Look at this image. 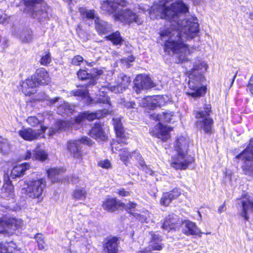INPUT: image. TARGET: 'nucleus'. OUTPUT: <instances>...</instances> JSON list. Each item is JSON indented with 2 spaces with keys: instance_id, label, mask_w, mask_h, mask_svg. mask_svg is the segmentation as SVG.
I'll return each instance as SVG.
<instances>
[{
  "instance_id": "16",
  "label": "nucleus",
  "mask_w": 253,
  "mask_h": 253,
  "mask_svg": "<svg viewBox=\"0 0 253 253\" xmlns=\"http://www.w3.org/2000/svg\"><path fill=\"white\" fill-rule=\"evenodd\" d=\"M114 130L115 133L116 141L119 144L127 145L128 142V133L126 131L123 123L120 119H115L113 123Z\"/></svg>"
},
{
  "instance_id": "25",
  "label": "nucleus",
  "mask_w": 253,
  "mask_h": 253,
  "mask_svg": "<svg viewBox=\"0 0 253 253\" xmlns=\"http://www.w3.org/2000/svg\"><path fill=\"white\" fill-rule=\"evenodd\" d=\"M174 116V113L169 111L163 112L162 114L153 113L149 115V118L155 121H158L163 123H171L173 117Z\"/></svg>"
},
{
  "instance_id": "46",
  "label": "nucleus",
  "mask_w": 253,
  "mask_h": 253,
  "mask_svg": "<svg viewBox=\"0 0 253 253\" xmlns=\"http://www.w3.org/2000/svg\"><path fill=\"white\" fill-rule=\"evenodd\" d=\"M135 158L136 160L137 161L138 168L141 169L147 168V166L143 158L138 151L137 152L136 155L135 156Z\"/></svg>"
},
{
  "instance_id": "13",
  "label": "nucleus",
  "mask_w": 253,
  "mask_h": 253,
  "mask_svg": "<svg viewBox=\"0 0 253 253\" xmlns=\"http://www.w3.org/2000/svg\"><path fill=\"white\" fill-rule=\"evenodd\" d=\"M172 130V127L167 126L161 122H159L149 129V133L152 136L157 137L163 142H166L170 138V132Z\"/></svg>"
},
{
  "instance_id": "51",
  "label": "nucleus",
  "mask_w": 253,
  "mask_h": 253,
  "mask_svg": "<svg viewBox=\"0 0 253 253\" xmlns=\"http://www.w3.org/2000/svg\"><path fill=\"white\" fill-rule=\"evenodd\" d=\"M236 76L237 73L233 74L231 75L229 74V76L226 78L227 82L224 83V85L230 88L234 83Z\"/></svg>"
},
{
  "instance_id": "55",
  "label": "nucleus",
  "mask_w": 253,
  "mask_h": 253,
  "mask_svg": "<svg viewBox=\"0 0 253 253\" xmlns=\"http://www.w3.org/2000/svg\"><path fill=\"white\" fill-rule=\"evenodd\" d=\"M161 98L159 96H155V97H152V101L155 109L157 107H160L162 106V103L161 102Z\"/></svg>"
},
{
  "instance_id": "2",
  "label": "nucleus",
  "mask_w": 253,
  "mask_h": 253,
  "mask_svg": "<svg viewBox=\"0 0 253 253\" xmlns=\"http://www.w3.org/2000/svg\"><path fill=\"white\" fill-rule=\"evenodd\" d=\"M208 66L203 61H199L195 63L193 68L187 71V76L189 78L188 87L189 91L186 93L187 95L193 98L203 97L206 93L207 87L202 85V83L205 77L202 70L203 68L206 70Z\"/></svg>"
},
{
  "instance_id": "17",
  "label": "nucleus",
  "mask_w": 253,
  "mask_h": 253,
  "mask_svg": "<svg viewBox=\"0 0 253 253\" xmlns=\"http://www.w3.org/2000/svg\"><path fill=\"white\" fill-rule=\"evenodd\" d=\"M120 237L115 236L108 237L103 240L102 248L103 253H119Z\"/></svg>"
},
{
  "instance_id": "64",
  "label": "nucleus",
  "mask_w": 253,
  "mask_h": 253,
  "mask_svg": "<svg viewBox=\"0 0 253 253\" xmlns=\"http://www.w3.org/2000/svg\"><path fill=\"white\" fill-rule=\"evenodd\" d=\"M148 251L146 248H144L139 251L137 253H147Z\"/></svg>"
},
{
  "instance_id": "3",
  "label": "nucleus",
  "mask_w": 253,
  "mask_h": 253,
  "mask_svg": "<svg viewBox=\"0 0 253 253\" xmlns=\"http://www.w3.org/2000/svg\"><path fill=\"white\" fill-rule=\"evenodd\" d=\"M176 155L171 157L170 166L175 170H185L195 161V158L188 154L189 143L186 138L180 136L176 139L174 146Z\"/></svg>"
},
{
  "instance_id": "54",
  "label": "nucleus",
  "mask_w": 253,
  "mask_h": 253,
  "mask_svg": "<svg viewBox=\"0 0 253 253\" xmlns=\"http://www.w3.org/2000/svg\"><path fill=\"white\" fill-rule=\"evenodd\" d=\"M117 194L120 197H125L129 196L131 194V192L129 191H126L125 188H123L118 189L117 192Z\"/></svg>"
},
{
  "instance_id": "30",
  "label": "nucleus",
  "mask_w": 253,
  "mask_h": 253,
  "mask_svg": "<svg viewBox=\"0 0 253 253\" xmlns=\"http://www.w3.org/2000/svg\"><path fill=\"white\" fill-rule=\"evenodd\" d=\"M30 169V164L28 163H24L21 165L14 166L11 171L10 176L12 178H16L23 176L26 170Z\"/></svg>"
},
{
  "instance_id": "57",
  "label": "nucleus",
  "mask_w": 253,
  "mask_h": 253,
  "mask_svg": "<svg viewBox=\"0 0 253 253\" xmlns=\"http://www.w3.org/2000/svg\"><path fill=\"white\" fill-rule=\"evenodd\" d=\"M93 69L96 70V71L95 72V75H91V77H95V78L97 80L99 78L100 76L102 75L103 74V71L101 69H97L95 68H94Z\"/></svg>"
},
{
  "instance_id": "52",
  "label": "nucleus",
  "mask_w": 253,
  "mask_h": 253,
  "mask_svg": "<svg viewBox=\"0 0 253 253\" xmlns=\"http://www.w3.org/2000/svg\"><path fill=\"white\" fill-rule=\"evenodd\" d=\"M38 14H39V15L38 17V19L40 22L42 21L43 19L46 18L48 15L47 11L42 9H38L37 15Z\"/></svg>"
},
{
  "instance_id": "39",
  "label": "nucleus",
  "mask_w": 253,
  "mask_h": 253,
  "mask_svg": "<svg viewBox=\"0 0 253 253\" xmlns=\"http://www.w3.org/2000/svg\"><path fill=\"white\" fill-rule=\"evenodd\" d=\"M26 122L32 127H36L40 126V129H41L43 126L45 127V130L47 127L44 125V120H39L36 116H31L28 117L26 119Z\"/></svg>"
},
{
  "instance_id": "5",
  "label": "nucleus",
  "mask_w": 253,
  "mask_h": 253,
  "mask_svg": "<svg viewBox=\"0 0 253 253\" xmlns=\"http://www.w3.org/2000/svg\"><path fill=\"white\" fill-rule=\"evenodd\" d=\"M161 18L171 22L178 19L180 13L189 12L188 6L182 0L171 3L168 6L165 4L161 5Z\"/></svg>"
},
{
  "instance_id": "4",
  "label": "nucleus",
  "mask_w": 253,
  "mask_h": 253,
  "mask_svg": "<svg viewBox=\"0 0 253 253\" xmlns=\"http://www.w3.org/2000/svg\"><path fill=\"white\" fill-rule=\"evenodd\" d=\"M237 163H241L242 173L253 177V137L249 140L247 147L234 158Z\"/></svg>"
},
{
  "instance_id": "63",
  "label": "nucleus",
  "mask_w": 253,
  "mask_h": 253,
  "mask_svg": "<svg viewBox=\"0 0 253 253\" xmlns=\"http://www.w3.org/2000/svg\"><path fill=\"white\" fill-rule=\"evenodd\" d=\"M85 62H86V64L88 66V67H92L94 65H95L96 64V62L95 61H92V62H88V61H85Z\"/></svg>"
},
{
  "instance_id": "37",
  "label": "nucleus",
  "mask_w": 253,
  "mask_h": 253,
  "mask_svg": "<svg viewBox=\"0 0 253 253\" xmlns=\"http://www.w3.org/2000/svg\"><path fill=\"white\" fill-rule=\"evenodd\" d=\"M185 229L183 233L187 235H198L200 232L197 228L196 224L191 221L188 220L185 221Z\"/></svg>"
},
{
  "instance_id": "27",
  "label": "nucleus",
  "mask_w": 253,
  "mask_h": 253,
  "mask_svg": "<svg viewBox=\"0 0 253 253\" xmlns=\"http://www.w3.org/2000/svg\"><path fill=\"white\" fill-rule=\"evenodd\" d=\"M178 219L174 214H170L167 216L162 225V228L164 229L169 231L175 230L178 226Z\"/></svg>"
},
{
  "instance_id": "47",
  "label": "nucleus",
  "mask_w": 253,
  "mask_h": 253,
  "mask_svg": "<svg viewBox=\"0 0 253 253\" xmlns=\"http://www.w3.org/2000/svg\"><path fill=\"white\" fill-rule=\"evenodd\" d=\"M66 126V122L63 120H58L56 123V128H52L50 133L60 131L65 129Z\"/></svg>"
},
{
  "instance_id": "1",
  "label": "nucleus",
  "mask_w": 253,
  "mask_h": 253,
  "mask_svg": "<svg viewBox=\"0 0 253 253\" xmlns=\"http://www.w3.org/2000/svg\"><path fill=\"white\" fill-rule=\"evenodd\" d=\"M170 28H165L159 33L160 38L168 37L163 44L164 51L169 54L170 53L177 54L176 64H182L190 61L188 55L192 53L189 45L184 43L182 40V21L178 20L176 25L171 24Z\"/></svg>"
},
{
  "instance_id": "62",
  "label": "nucleus",
  "mask_w": 253,
  "mask_h": 253,
  "mask_svg": "<svg viewBox=\"0 0 253 253\" xmlns=\"http://www.w3.org/2000/svg\"><path fill=\"white\" fill-rule=\"evenodd\" d=\"M125 60L126 62H132L135 60V57L133 55H130L126 58Z\"/></svg>"
},
{
  "instance_id": "34",
  "label": "nucleus",
  "mask_w": 253,
  "mask_h": 253,
  "mask_svg": "<svg viewBox=\"0 0 253 253\" xmlns=\"http://www.w3.org/2000/svg\"><path fill=\"white\" fill-rule=\"evenodd\" d=\"M71 94L75 97H78L82 99H86V103L90 104L93 102V99L90 97L89 90L85 89L82 90L81 89H76L71 91Z\"/></svg>"
},
{
  "instance_id": "23",
  "label": "nucleus",
  "mask_w": 253,
  "mask_h": 253,
  "mask_svg": "<svg viewBox=\"0 0 253 253\" xmlns=\"http://www.w3.org/2000/svg\"><path fill=\"white\" fill-rule=\"evenodd\" d=\"M78 78L80 81H85L90 79V81L84 85H78L77 87L87 88L90 85H94L97 84L95 77H91V74L88 73L86 70L80 69L77 73Z\"/></svg>"
},
{
  "instance_id": "21",
  "label": "nucleus",
  "mask_w": 253,
  "mask_h": 253,
  "mask_svg": "<svg viewBox=\"0 0 253 253\" xmlns=\"http://www.w3.org/2000/svg\"><path fill=\"white\" fill-rule=\"evenodd\" d=\"M31 76L39 86H46L51 82L49 72L43 67L37 69L35 73Z\"/></svg>"
},
{
  "instance_id": "7",
  "label": "nucleus",
  "mask_w": 253,
  "mask_h": 253,
  "mask_svg": "<svg viewBox=\"0 0 253 253\" xmlns=\"http://www.w3.org/2000/svg\"><path fill=\"white\" fill-rule=\"evenodd\" d=\"M94 142L90 138L84 136L78 139H70L67 141L66 149L68 154L73 158L74 159L82 162L83 156L85 154L82 149L81 144H84L91 147Z\"/></svg>"
},
{
  "instance_id": "41",
  "label": "nucleus",
  "mask_w": 253,
  "mask_h": 253,
  "mask_svg": "<svg viewBox=\"0 0 253 253\" xmlns=\"http://www.w3.org/2000/svg\"><path fill=\"white\" fill-rule=\"evenodd\" d=\"M1 190L2 192L6 193L8 196L13 195L14 191V186L9 176H7V178L4 180L3 185L1 187Z\"/></svg>"
},
{
  "instance_id": "28",
  "label": "nucleus",
  "mask_w": 253,
  "mask_h": 253,
  "mask_svg": "<svg viewBox=\"0 0 253 253\" xmlns=\"http://www.w3.org/2000/svg\"><path fill=\"white\" fill-rule=\"evenodd\" d=\"M119 151V156L120 159L126 166H127L130 164V160L133 156L135 157L138 152L137 150L130 151L128 148L126 147L122 148Z\"/></svg>"
},
{
  "instance_id": "14",
  "label": "nucleus",
  "mask_w": 253,
  "mask_h": 253,
  "mask_svg": "<svg viewBox=\"0 0 253 253\" xmlns=\"http://www.w3.org/2000/svg\"><path fill=\"white\" fill-rule=\"evenodd\" d=\"M39 87L33 78L30 76L21 82L18 89L26 96H31L37 93Z\"/></svg>"
},
{
  "instance_id": "60",
  "label": "nucleus",
  "mask_w": 253,
  "mask_h": 253,
  "mask_svg": "<svg viewBox=\"0 0 253 253\" xmlns=\"http://www.w3.org/2000/svg\"><path fill=\"white\" fill-rule=\"evenodd\" d=\"M7 143L3 141L0 140V151H3L7 147Z\"/></svg>"
},
{
  "instance_id": "18",
  "label": "nucleus",
  "mask_w": 253,
  "mask_h": 253,
  "mask_svg": "<svg viewBox=\"0 0 253 253\" xmlns=\"http://www.w3.org/2000/svg\"><path fill=\"white\" fill-rule=\"evenodd\" d=\"M104 126V124L100 122H95L89 130L88 135L98 141H107L108 136L105 130Z\"/></svg>"
},
{
  "instance_id": "24",
  "label": "nucleus",
  "mask_w": 253,
  "mask_h": 253,
  "mask_svg": "<svg viewBox=\"0 0 253 253\" xmlns=\"http://www.w3.org/2000/svg\"><path fill=\"white\" fill-rule=\"evenodd\" d=\"M22 2L31 16L34 18L37 15V8L44 3V0H22Z\"/></svg>"
},
{
  "instance_id": "59",
  "label": "nucleus",
  "mask_w": 253,
  "mask_h": 253,
  "mask_svg": "<svg viewBox=\"0 0 253 253\" xmlns=\"http://www.w3.org/2000/svg\"><path fill=\"white\" fill-rule=\"evenodd\" d=\"M70 181L72 183H78L79 182V177L76 175H72L70 177Z\"/></svg>"
},
{
  "instance_id": "61",
  "label": "nucleus",
  "mask_w": 253,
  "mask_h": 253,
  "mask_svg": "<svg viewBox=\"0 0 253 253\" xmlns=\"http://www.w3.org/2000/svg\"><path fill=\"white\" fill-rule=\"evenodd\" d=\"M225 201H224L222 205L218 207L217 210L218 213H221L224 211V209H225Z\"/></svg>"
},
{
  "instance_id": "40",
  "label": "nucleus",
  "mask_w": 253,
  "mask_h": 253,
  "mask_svg": "<svg viewBox=\"0 0 253 253\" xmlns=\"http://www.w3.org/2000/svg\"><path fill=\"white\" fill-rule=\"evenodd\" d=\"M72 196L75 200H84L87 196V191L84 188H76L73 191Z\"/></svg>"
},
{
  "instance_id": "50",
  "label": "nucleus",
  "mask_w": 253,
  "mask_h": 253,
  "mask_svg": "<svg viewBox=\"0 0 253 253\" xmlns=\"http://www.w3.org/2000/svg\"><path fill=\"white\" fill-rule=\"evenodd\" d=\"M74 120L78 125L84 123L86 120L84 112H81L77 116H75Z\"/></svg>"
},
{
  "instance_id": "33",
  "label": "nucleus",
  "mask_w": 253,
  "mask_h": 253,
  "mask_svg": "<svg viewBox=\"0 0 253 253\" xmlns=\"http://www.w3.org/2000/svg\"><path fill=\"white\" fill-rule=\"evenodd\" d=\"M187 30L184 32L186 35L187 40L193 39L199 32V24L198 22L193 20L188 23Z\"/></svg>"
},
{
  "instance_id": "36",
  "label": "nucleus",
  "mask_w": 253,
  "mask_h": 253,
  "mask_svg": "<svg viewBox=\"0 0 253 253\" xmlns=\"http://www.w3.org/2000/svg\"><path fill=\"white\" fill-rule=\"evenodd\" d=\"M48 159V153L44 149L38 147L33 150L32 159L41 162L45 161Z\"/></svg>"
},
{
  "instance_id": "20",
  "label": "nucleus",
  "mask_w": 253,
  "mask_h": 253,
  "mask_svg": "<svg viewBox=\"0 0 253 253\" xmlns=\"http://www.w3.org/2000/svg\"><path fill=\"white\" fill-rule=\"evenodd\" d=\"M239 199L241 200V215L244 218L245 221H247L249 220V213L250 212H253V199L247 193H246L242 194Z\"/></svg>"
},
{
  "instance_id": "38",
  "label": "nucleus",
  "mask_w": 253,
  "mask_h": 253,
  "mask_svg": "<svg viewBox=\"0 0 253 253\" xmlns=\"http://www.w3.org/2000/svg\"><path fill=\"white\" fill-rule=\"evenodd\" d=\"M80 15L83 19H95V11L94 9L88 10L85 7H79L78 9Z\"/></svg>"
},
{
  "instance_id": "26",
  "label": "nucleus",
  "mask_w": 253,
  "mask_h": 253,
  "mask_svg": "<svg viewBox=\"0 0 253 253\" xmlns=\"http://www.w3.org/2000/svg\"><path fill=\"white\" fill-rule=\"evenodd\" d=\"M65 169L63 168H51L47 170L48 178L51 182H61L63 180V174Z\"/></svg>"
},
{
  "instance_id": "22",
  "label": "nucleus",
  "mask_w": 253,
  "mask_h": 253,
  "mask_svg": "<svg viewBox=\"0 0 253 253\" xmlns=\"http://www.w3.org/2000/svg\"><path fill=\"white\" fill-rule=\"evenodd\" d=\"M180 195V190L177 187L168 192H164L160 198V204L164 207H168L172 200L177 199Z\"/></svg>"
},
{
  "instance_id": "42",
  "label": "nucleus",
  "mask_w": 253,
  "mask_h": 253,
  "mask_svg": "<svg viewBox=\"0 0 253 253\" xmlns=\"http://www.w3.org/2000/svg\"><path fill=\"white\" fill-rule=\"evenodd\" d=\"M136 206L137 203L136 202L129 201L127 204H126V207L123 208V210H125L130 215H132L133 217L140 216V214L132 212L135 211Z\"/></svg>"
},
{
  "instance_id": "35",
  "label": "nucleus",
  "mask_w": 253,
  "mask_h": 253,
  "mask_svg": "<svg viewBox=\"0 0 253 253\" xmlns=\"http://www.w3.org/2000/svg\"><path fill=\"white\" fill-rule=\"evenodd\" d=\"M106 41L110 42L114 45H121L124 40L119 31L112 32L104 37Z\"/></svg>"
},
{
  "instance_id": "11",
  "label": "nucleus",
  "mask_w": 253,
  "mask_h": 253,
  "mask_svg": "<svg viewBox=\"0 0 253 253\" xmlns=\"http://www.w3.org/2000/svg\"><path fill=\"white\" fill-rule=\"evenodd\" d=\"M129 5L128 0H103L100 2V8L103 13L115 14L119 7L125 8Z\"/></svg>"
},
{
  "instance_id": "58",
  "label": "nucleus",
  "mask_w": 253,
  "mask_h": 253,
  "mask_svg": "<svg viewBox=\"0 0 253 253\" xmlns=\"http://www.w3.org/2000/svg\"><path fill=\"white\" fill-rule=\"evenodd\" d=\"M136 104L134 101L127 102L125 103V106L127 109L134 108Z\"/></svg>"
},
{
  "instance_id": "32",
  "label": "nucleus",
  "mask_w": 253,
  "mask_h": 253,
  "mask_svg": "<svg viewBox=\"0 0 253 253\" xmlns=\"http://www.w3.org/2000/svg\"><path fill=\"white\" fill-rule=\"evenodd\" d=\"M86 120L91 122L96 119L99 120L109 114V111L105 109L97 110L94 112L84 111Z\"/></svg>"
},
{
  "instance_id": "6",
  "label": "nucleus",
  "mask_w": 253,
  "mask_h": 253,
  "mask_svg": "<svg viewBox=\"0 0 253 253\" xmlns=\"http://www.w3.org/2000/svg\"><path fill=\"white\" fill-rule=\"evenodd\" d=\"M204 111L198 110L195 113V117L198 119L195 124L199 126V128L204 131L205 134L211 135L213 133L214 121L210 117L212 113L211 104L205 103L203 105Z\"/></svg>"
},
{
  "instance_id": "9",
  "label": "nucleus",
  "mask_w": 253,
  "mask_h": 253,
  "mask_svg": "<svg viewBox=\"0 0 253 253\" xmlns=\"http://www.w3.org/2000/svg\"><path fill=\"white\" fill-rule=\"evenodd\" d=\"M23 221L15 217L3 215L0 217V234H13L21 228Z\"/></svg>"
},
{
  "instance_id": "31",
  "label": "nucleus",
  "mask_w": 253,
  "mask_h": 253,
  "mask_svg": "<svg viewBox=\"0 0 253 253\" xmlns=\"http://www.w3.org/2000/svg\"><path fill=\"white\" fill-rule=\"evenodd\" d=\"M151 239L150 243H151L150 251H161L163 249V244L160 243L162 241V237L159 234H157L154 232H150Z\"/></svg>"
},
{
  "instance_id": "44",
  "label": "nucleus",
  "mask_w": 253,
  "mask_h": 253,
  "mask_svg": "<svg viewBox=\"0 0 253 253\" xmlns=\"http://www.w3.org/2000/svg\"><path fill=\"white\" fill-rule=\"evenodd\" d=\"M51 62V53L49 51L45 52V54L42 55L40 60L41 65L47 66Z\"/></svg>"
},
{
  "instance_id": "12",
  "label": "nucleus",
  "mask_w": 253,
  "mask_h": 253,
  "mask_svg": "<svg viewBox=\"0 0 253 253\" xmlns=\"http://www.w3.org/2000/svg\"><path fill=\"white\" fill-rule=\"evenodd\" d=\"M45 127L42 126L41 129L37 130L31 127H22L18 132L19 135L24 140L32 141L45 137Z\"/></svg>"
},
{
  "instance_id": "19",
  "label": "nucleus",
  "mask_w": 253,
  "mask_h": 253,
  "mask_svg": "<svg viewBox=\"0 0 253 253\" xmlns=\"http://www.w3.org/2000/svg\"><path fill=\"white\" fill-rule=\"evenodd\" d=\"M153 87L151 78L147 75L139 74L134 80V89L138 94L142 90L148 89Z\"/></svg>"
},
{
  "instance_id": "45",
  "label": "nucleus",
  "mask_w": 253,
  "mask_h": 253,
  "mask_svg": "<svg viewBox=\"0 0 253 253\" xmlns=\"http://www.w3.org/2000/svg\"><path fill=\"white\" fill-rule=\"evenodd\" d=\"M142 106L149 110L155 109L152 101V97L151 96H146L142 99Z\"/></svg>"
},
{
  "instance_id": "29",
  "label": "nucleus",
  "mask_w": 253,
  "mask_h": 253,
  "mask_svg": "<svg viewBox=\"0 0 253 253\" xmlns=\"http://www.w3.org/2000/svg\"><path fill=\"white\" fill-rule=\"evenodd\" d=\"M94 27L98 34L100 36L105 35L110 31L108 23L101 19L98 16L95 17L94 20Z\"/></svg>"
},
{
  "instance_id": "10",
  "label": "nucleus",
  "mask_w": 253,
  "mask_h": 253,
  "mask_svg": "<svg viewBox=\"0 0 253 253\" xmlns=\"http://www.w3.org/2000/svg\"><path fill=\"white\" fill-rule=\"evenodd\" d=\"M114 17L115 20H118L125 25H129L133 22L138 25L142 23L138 15L130 8L121 9L115 13Z\"/></svg>"
},
{
  "instance_id": "56",
  "label": "nucleus",
  "mask_w": 253,
  "mask_h": 253,
  "mask_svg": "<svg viewBox=\"0 0 253 253\" xmlns=\"http://www.w3.org/2000/svg\"><path fill=\"white\" fill-rule=\"evenodd\" d=\"M33 153L29 150H27L24 155L23 156L22 159L25 160L32 159Z\"/></svg>"
},
{
  "instance_id": "43",
  "label": "nucleus",
  "mask_w": 253,
  "mask_h": 253,
  "mask_svg": "<svg viewBox=\"0 0 253 253\" xmlns=\"http://www.w3.org/2000/svg\"><path fill=\"white\" fill-rule=\"evenodd\" d=\"M36 241L37 243L38 248L39 250H44L45 247V243L44 237L42 233H37L34 236Z\"/></svg>"
},
{
  "instance_id": "8",
  "label": "nucleus",
  "mask_w": 253,
  "mask_h": 253,
  "mask_svg": "<svg viewBox=\"0 0 253 253\" xmlns=\"http://www.w3.org/2000/svg\"><path fill=\"white\" fill-rule=\"evenodd\" d=\"M46 185L44 178L32 179L27 183V187L22 188V193L32 199L40 198Z\"/></svg>"
},
{
  "instance_id": "48",
  "label": "nucleus",
  "mask_w": 253,
  "mask_h": 253,
  "mask_svg": "<svg viewBox=\"0 0 253 253\" xmlns=\"http://www.w3.org/2000/svg\"><path fill=\"white\" fill-rule=\"evenodd\" d=\"M97 167L103 169H108L112 167L110 161L108 159L100 160L97 163Z\"/></svg>"
},
{
  "instance_id": "15",
  "label": "nucleus",
  "mask_w": 253,
  "mask_h": 253,
  "mask_svg": "<svg viewBox=\"0 0 253 253\" xmlns=\"http://www.w3.org/2000/svg\"><path fill=\"white\" fill-rule=\"evenodd\" d=\"M101 207L106 212H114L123 210V208L126 207V204L117 197L108 196L102 201Z\"/></svg>"
},
{
  "instance_id": "49",
  "label": "nucleus",
  "mask_w": 253,
  "mask_h": 253,
  "mask_svg": "<svg viewBox=\"0 0 253 253\" xmlns=\"http://www.w3.org/2000/svg\"><path fill=\"white\" fill-rule=\"evenodd\" d=\"M84 60L83 57L80 55H77L72 58L71 64L74 66H80Z\"/></svg>"
},
{
  "instance_id": "53",
  "label": "nucleus",
  "mask_w": 253,
  "mask_h": 253,
  "mask_svg": "<svg viewBox=\"0 0 253 253\" xmlns=\"http://www.w3.org/2000/svg\"><path fill=\"white\" fill-rule=\"evenodd\" d=\"M247 91L250 92L253 95V74L250 78L247 84Z\"/></svg>"
}]
</instances>
